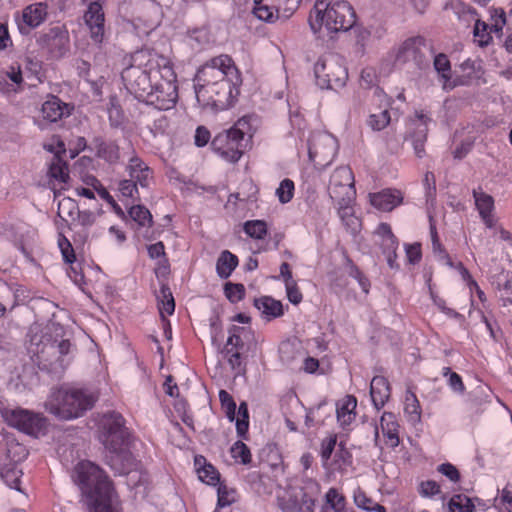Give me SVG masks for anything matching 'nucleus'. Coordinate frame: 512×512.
<instances>
[{"mask_svg":"<svg viewBox=\"0 0 512 512\" xmlns=\"http://www.w3.org/2000/svg\"><path fill=\"white\" fill-rule=\"evenodd\" d=\"M238 257L228 250H224L216 263V271L220 278L227 279L238 266Z\"/></svg>","mask_w":512,"mask_h":512,"instance_id":"obj_31","label":"nucleus"},{"mask_svg":"<svg viewBox=\"0 0 512 512\" xmlns=\"http://www.w3.org/2000/svg\"><path fill=\"white\" fill-rule=\"evenodd\" d=\"M437 471L447 477L451 482L457 483L460 481L459 470L451 463H443L437 467Z\"/></svg>","mask_w":512,"mask_h":512,"instance_id":"obj_53","label":"nucleus"},{"mask_svg":"<svg viewBox=\"0 0 512 512\" xmlns=\"http://www.w3.org/2000/svg\"><path fill=\"white\" fill-rule=\"evenodd\" d=\"M294 193L295 184L289 178L283 179L275 191L276 197L281 204L289 203L293 199Z\"/></svg>","mask_w":512,"mask_h":512,"instance_id":"obj_43","label":"nucleus"},{"mask_svg":"<svg viewBox=\"0 0 512 512\" xmlns=\"http://www.w3.org/2000/svg\"><path fill=\"white\" fill-rule=\"evenodd\" d=\"M231 457L238 463L248 465L252 461L249 447L241 440L236 441L230 449Z\"/></svg>","mask_w":512,"mask_h":512,"instance_id":"obj_39","label":"nucleus"},{"mask_svg":"<svg viewBox=\"0 0 512 512\" xmlns=\"http://www.w3.org/2000/svg\"><path fill=\"white\" fill-rule=\"evenodd\" d=\"M253 13L258 19L263 21H270L274 16L272 8L266 5H262L257 0H255V7L253 9Z\"/></svg>","mask_w":512,"mask_h":512,"instance_id":"obj_62","label":"nucleus"},{"mask_svg":"<svg viewBox=\"0 0 512 512\" xmlns=\"http://www.w3.org/2000/svg\"><path fill=\"white\" fill-rule=\"evenodd\" d=\"M404 411L413 420H419L421 417L420 402H419L416 394L411 390L406 391L405 401H404Z\"/></svg>","mask_w":512,"mask_h":512,"instance_id":"obj_41","label":"nucleus"},{"mask_svg":"<svg viewBox=\"0 0 512 512\" xmlns=\"http://www.w3.org/2000/svg\"><path fill=\"white\" fill-rule=\"evenodd\" d=\"M354 504L362 510L369 512H387L385 506L374 501L367 493L361 488L357 487L353 491Z\"/></svg>","mask_w":512,"mask_h":512,"instance_id":"obj_30","label":"nucleus"},{"mask_svg":"<svg viewBox=\"0 0 512 512\" xmlns=\"http://www.w3.org/2000/svg\"><path fill=\"white\" fill-rule=\"evenodd\" d=\"M84 21L93 41L101 43L105 32V14L102 5L98 2H91L84 14Z\"/></svg>","mask_w":512,"mask_h":512,"instance_id":"obj_15","label":"nucleus"},{"mask_svg":"<svg viewBox=\"0 0 512 512\" xmlns=\"http://www.w3.org/2000/svg\"><path fill=\"white\" fill-rule=\"evenodd\" d=\"M210 138H211L210 131L206 127L199 126L196 129L195 136H194L196 146L204 147L205 145L208 144V142L210 141Z\"/></svg>","mask_w":512,"mask_h":512,"instance_id":"obj_63","label":"nucleus"},{"mask_svg":"<svg viewBox=\"0 0 512 512\" xmlns=\"http://www.w3.org/2000/svg\"><path fill=\"white\" fill-rule=\"evenodd\" d=\"M242 85L241 72L226 54L211 58L194 78L196 99L202 108L223 111L234 105Z\"/></svg>","mask_w":512,"mask_h":512,"instance_id":"obj_2","label":"nucleus"},{"mask_svg":"<svg viewBox=\"0 0 512 512\" xmlns=\"http://www.w3.org/2000/svg\"><path fill=\"white\" fill-rule=\"evenodd\" d=\"M217 507L223 508L236 502V490L221 481L217 485Z\"/></svg>","mask_w":512,"mask_h":512,"instance_id":"obj_40","label":"nucleus"},{"mask_svg":"<svg viewBox=\"0 0 512 512\" xmlns=\"http://www.w3.org/2000/svg\"><path fill=\"white\" fill-rule=\"evenodd\" d=\"M107 112L112 125H118L123 119V111L116 96L109 99Z\"/></svg>","mask_w":512,"mask_h":512,"instance_id":"obj_51","label":"nucleus"},{"mask_svg":"<svg viewBox=\"0 0 512 512\" xmlns=\"http://www.w3.org/2000/svg\"><path fill=\"white\" fill-rule=\"evenodd\" d=\"M48 17V4L36 2L23 8L21 15L16 17V23L21 34H28L31 30L42 25Z\"/></svg>","mask_w":512,"mask_h":512,"instance_id":"obj_13","label":"nucleus"},{"mask_svg":"<svg viewBox=\"0 0 512 512\" xmlns=\"http://www.w3.org/2000/svg\"><path fill=\"white\" fill-rule=\"evenodd\" d=\"M423 184L426 190L427 200L434 199L436 196V179L431 171H427L424 175Z\"/></svg>","mask_w":512,"mask_h":512,"instance_id":"obj_59","label":"nucleus"},{"mask_svg":"<svg viewBox=\"0 0 512 512\" xmlns=\"http://www.w3.org/2000/svg\"><path fill=\"white\" fill-rule=\"evenodd\" d=\"M406 257L408 262L411 264H416L420 262L422 258L421 244L413 243L405 245Z\"/></svg>","mask_w":512,"mask_h":512,"instance_id":"obj_58","label":"nucleus"},{"mask_svg":"<svg viewBox=\"0 0 512 512\" xmlns=\"http://www.w3.org/2000/svg\"><path fill=\"white\" fill-rule=\"evenodd\" d=\"M418 493L424 498H432L441 493V487L434 480L421 481L418 485Z\"/></svg>","mask_w":512,"mask_h":512,"instance_id":"obj_50","label":"nucleus"},{"mask_svg":"<svg viewBox=\"0 0 512 512\" xmlns=\"http://www.w3.org/2000/svg\"><path fill=\"white\" fill-rule=\"evenodd\" d=\"M50 152L54 153L52 162L49 166V175L63 183L69 180V171L67 163L62 159L61 154H65V144L63 141H57V150H53L51 147L47 148Z\"/></svg>","mask_w":512,"mask_h":512,"instance_id":"obj_20","label":"nucleus"},{"mask_svg":"<svg viewBox=\"0 0 512 512\" xmlns=\"http://www.w3.org/2000/svg\"><path fill=\"white\" fill-rule=\"evenodd\" d=\"M7 423L26 434L38 436L46 428V419L38 413L14 409L6 414Z\"/></svg>","mask_w":512,"mask_h":512,"instance_id":"obj_12","label":"nucleus"},{"mask_svg":"<svg viewBox=\"0 0 512 512\" xmlns=\"http://www.w3.org/2000/svg\"><path fill=\"white\" fill-rule=\"evenodd\" d=\"M137 183L132 178L129 180H122L119 183V191L123 197L134 198L135 194L138 193Z\"/></svg>","mask_w":512,"mask_h":512,"instance_id":"obj_56","label":"nucleus"},{"mask_svg":"<svg viewBox=\"0 0 512 512\" xmlns=\"http://www.w3.org/2000/svg\"><path fill=\"white\" fill-rule=\"evenodd\" d=\"M131 219L141 227H150L153 223L150 211L142 205H134L128 210Z\"/></svg>","mask_w":512,"mask_h":512,"instance_id":"obj_38","label":"nucleus"},{"mask_svg":"<svg viewBox=\"0 0 512 512\" xmlns=\"http://www.w3.org/2000/svg\"><path fill=\"white\" fill-rule=\"evenodd\" d=\"M41 113L44 120L54 123L69 116L70 110L68 104L52 95L42 104Z\"/></svg>","mask_w":512,"mask_h":512,"instance_id":"obj_21","label":"nucleus"},{"mask_svg":"<svg viewBox=\"0 0 512 512\" xmlns=\"http://www.w3.org/2000/svg\"><path fill=\"white\" fill-rule=\"evenodd\" d=\"M346 505L344 494L339 489L331 487L324 495L320 512H347Z\"/></svg>","mask_w":512,"mask_h":512,"instance_id":"obj_29","label":"nucleus"},{"mask_svg":"<svg viewBox=\"0 0 512 512\" xmlns=\"http://www.w3.org/2000/svg\"><path fill=\"white\" fill-rule=\"evenodd\" d=\"M328 194L334 202L355 201L354 175L349 166L337 167L330 176Z\"/></svg>","mask_w":512,"mask_h":512,"instance_id":"obj_10","label":"nucleus"},{"mask_svg":"<svg viewBox=\"0 0 512 512\" xmlns=\"http://www.w3.org/2000/svg\"><path fill=\"white\" fill-rule=\"evenodd\" d=\"M254 306L260 311L261 316L266 321L279 318L284 314V309L281 301L272 298L271 296H261L254 300Z\"/></svg>","mask_w":512,"mask_h":512,"instance_id":"obj_25","label":"nucleus"},{"mask_svg":"<svg viewBox=\"0 0 512 512\" xmlns=\"http://www.w3.org/2000/svg\"><path fill=\"white\" fill-rule=\"evenodd\" d=\"M243 231L255 240H263L268 234V226L264 220H248L243 224Z\"/></svg>","mask_w":512,"mask_h":512,"instance_id":"obj_36","label":"nucleus"},{"mask_svg":"<svg viewBox=\"0 0 512 512\" xmlns=\"http://www.w3.org/2000/svg\"><path fill=\"white\" fill-rule=\"evenodd\" d=\"M87 184H90L94 187V189L97 191L98 195L108 203L115 205L116 202L114 201L113 197L110 195L108 190L103 187V185L97 180L95 177H91L90 180L87 182Z\"/></svg>","mask_w":512,"mask_h":512,"instance_id":"obj_61","label":"nucleus"},{"mask_svg":"<svg viewBox=\"0 0 512 512\" xmlns=\"http://www.w3.org/2000/svg\"><path fill=\"white\" fill-rule=\"evenodd\" d=\"M372 403L377 410L384 407L391 395L389 381L383 376H374L370 383Z\"/></svg>","mask_w":512,"mask_h":512,"instance_id":"obj_23","label":"nucleus"},{"mask_svg":"<svg viewBox=\"0 0 512 512\" xmlns=\"http://www.w3.org/2000/svg\"><path fill=\"white\" fill-rule=\"evenodd\" d=\"M319 485L308 481L304 485H291L278 496V506L283 512H314Z\"/></svg>","mask_w":512,"mask_h":512,"instance_id":"obj_7","label":"nucleus"},{"mask_svg":"<svg viewBox=\"0 0 512 512\" xmlns=\"http://www.w3.org/2000/svg\"><path fill=\"white\" fill-rule=\"evenodd\" d=\"M38 44L49 54L50 58L60 59L70 50L68 29L65 25L51 27L39 37Z\"/></svg>","mask_w":512,"mask_h":512,"instance_id":"obj_11","label":"nucleus"},{"mask_svg":"<svg viewBox=\"0 0 512 512\" xmlns=\"http://www.w3.org/2000/svg\"><path fill=\"white\" fill-rule=\"evenodd\" d=\"M425 46V39L420 36L406 39L398 48L396 60L398 62L413 61L419 63L422 59V48Z\"/></svg>","mask_w":512,"mask_h":512,"instance_id":"obj_18","label":"nucleus"},{"mask_svg":"<svg viewBox=\"0 0 512 512\" xmlns=\"http://www.w3.org/2000/svg\"><path fill=\"white\" fill-rule=\"evenodd\" d=\"M390 113L387 107L381 110L379 113L370 114L367 123L374 131H381L390 123Z\"/></svg>","mask_w":512,"mask_h":512,"instance_id":"obj_44","label":"nucleus"},{"mask_svg":"<svg viewBox=\"0 0 512 512\" xmlns=\"http://www.w3.org/2000/svg\"><path fill=\"white\" fill-rule=\"evenodd\" d=\"M245 332L244 327L233 325L229 329V336L225 348H233L240 350L243 348L242 334Z\"/></svg>","mask_w":512,"mask_h":512,"instance_id":"obj_47","label":"nucleus"},{"mask_svg":"<svg viewBox=\"0 0 512 512\" xmlns=\"http://www.w3.org/2000/svg\"><path fill=\"white\" fill-rule=\"evenodd\" d=\"M430 122V116L423 110H416L414 117L410 118V138L412 140L414 152L418 158H423L425 156V143L427 141L428 124Z\"/></svg>","mask_w":512,"mask_h":512,"instance_id":"obj_14","label":"nucleus"},{"mask_svg":"<svg viewBox=\"0 0 512 512\" xmlns=\"http://www.w3.org/2000/svg\"><path fill=\"white\" fill-rule=\"evenodd\" d=\"M429 292H430V297L433 301V304L435 306H437V308L443 312L444 314H446L447 316H450V317H455L458 315V313L452 309V308H449L447 305H446V301L445 299H443L442 297L438 296L431 287H429Z\"/></svg>","mask_w":512,"mask_h":512,"instance_id":"obj_55","label":"nucleus"},{"mask_svg":"<svg viewBox=\"0 0 512 512\" xmlns=\"http://www.w3.org/2000/svg\"><path fill=\"white\" fill-rule=\"evenodd\" d=\"M285 287H286V293H287L288 300L292 304H295V305L299 304L303 299V295H302L296 281L286 284Z\"/></svg>","mask_w":512,"mask_h":512,"instance_id":"obj_60","label":"nucleus"},{"mask_svg":"<svg viewBox=\"0 0 512 512\" xmlns=\"http://www.w3.org/2000/svg\"><path fill=\"white\" fill-rule=\"evenodd\" d=\"M357 16L346 0H317L310 15L309 24L314 34L325 28L329 34L350 30Z\"/></svg>","mask_w":512,"mask_h":512,"instance_id":"obj_5","label":"nucleus"},{"mask_svg":"<svg viewBox=\"0 0 512 512\" xmlns=\"http://www.w3.org/2000/svg\"><path fill=\"white\" fill-rule=\"evenodd\" d=\"M317 85L322 89H337L348 78L346 68L335 57H320L314 65Z\"/></svg>","mask_w":512,"mask_h":512,"instance_id":"obj_9","label":"nucleus"},{"mask_svg":"<svg viewBox=\"0 0 512 512\" xmlns=\"http://www.w3.org/2000/svg\"><path fill=\"white\" fill-rule=\"evenodd\" d=\"M357 398L346 395L336 402V417L341 428L347 429L356 419Z\"/></svg>","mask_w":512,"mask_h":512,"instance_id":"obj_19","label":"nucleus"},{"mask_svg":"<svg viewBox=\"0 0 512 512\" xmlns=\"http://www.w3.org/2000/svg\"><path fill=\"white\" fill-rule=\"evenodd\" d=\"M472 195L475 202V207L479 215L488 228L494 226L493 211L495 208L494 198L483 191L482 187L473 189Z\"/></svg>","mask_w":512,"mask_h":512,"instance_id":"obj_16","label":"nucleus"},{"mask_svg":"<svg viewBox=\"0 0 512 512\" xmlns=\"http://www.w3.org/2000/svg\"><path fill=\"white\" fill-rule=\"evenodd\" d=\"M224 413L230 422L235 421L238 437L247 440L249 431V410L247 403L245 401L241 402L238 406L237 413L236 409L226 410Z\"/></svg>","mask_w":512,"mask_h":512,"instance_id":"obj_24","label":"nucleus"},{"mask_svg":"<svg viewBox=\"0 0 512 512\" xmlns=\"http://www.w3.org/2000/svg\"><path fill=\"white\" fill-rule=\"evenodd\" d=\"M121 77L135 98L158 110L172 109L177 102V76L166 56L151 50L136 51Z\"/></svg>","mask_w":512,"mask_h":512,"instance_id":"obj_1","label":"nucleus"},{"mask_svg":"<svg viewBox=\"0 0 512 512\" xmlns=\"http://www.w3.org/2000/svg\"><path fill=\"white\" fill-rule=\"evenodd\" d=\"M148 255L151 259H159L162 258V261L159 263L158 267L155 268V273L158 276L161 274H166L169 270L168 259L166 258L165 246L162 241L151 244L147 247Z\"/></svg>","mask_w":512,"mask_h":512,"instance_id":"obj_34","label":"nucleus"},{"mask_svg":"<svg viewBox=\"0 0 512 512\" xmlns=\"http://www.w3.org/2000/svg\"><path fill=\"white\" fill-rule=\"evenodd\" d=\"M474 41L480 46L485 47L492 41V36L489 31V25L481 20H477L474 25Z\"/></svg>","mask_w":512,"mask_h":512,"instance_id":"obj_42","label":"nucleus"},{"mask_svg":"<svg viewBox=\"0 0 512 512\" xmlns=\"http://www.w3.org/2000/svg\"><path fill=\"white\" fill-rule=\"evenodd\" d=\"M160 292L162 295L161 306L159 307L160 312L172 315L175 311V302L170 288L166 285H162Z\"/></svg>","mask_w":512,"mask_h":512,"instance_id":"obj_49","label":"nucleus"},{"mask_svg":"<svg viewBox=\"0 0 512 512\" xmlns=\"http://www.w3.org/2000/svg\"><path fill=\"white\" fill-rule=\"evenodd\" d=\"M337 438L335 435L329 436L322 440L320 455L323 461H328L335 449Z\"/></svg>","mask_w":512,"mask_h":512,"instance_id":"obj_54","label":"nucleus"},{"mask_svg":"<svg viewBox=\"0 0 512 512\" xmlns=\"http://www.w3.org/2000/svg\"><path fill=\"white\" fill-rule=\"evenodd\" d=\"M97 400L98 394L88 388L63 385L52 390L45 406L49 413L69 420L81 417Z\"/></svg>","mask_w":512,"mask_h":512,"instance_id":"obj_6","label":"nucleus"},{"mask_svg":"<svg viewBox=\"0 0 512 512\" xmlns=\"http://www.w3.org/2000/svg\"><path fill=\"white\" fill-rule=\"evenodd\" d=\"M99 440L109 451L107 464L118 474H130L136 460L130 451L131 432L118 412L103 414L98 423Z\"/></svg>","mask_w":512,"mask_h":512,"instance_id":"obj_4","label":"nucleus"},{"mask_svg":"<svg viewBox=\"0 0 512 512\" xmlns=\"http://www.w3.org/2000/svg\"><path fill=\"white\" fill-rule=\"evenodd\" d=\"M194 466L198 474V478L202 482L210 486H217L219 484L220 473L212 464L207 463V460L204 456H195Z\"/></svg>","mask_w":512,"mask_h":512,"instance_id":"obj_27","label":"nucleus"},{"mask_svg":"<svg viewBox=\"0 0 512 512\" xmlns=\"http://www.w3.org/2000/svg\"><path fill=\"white\" fill-rule=\"evenodd\" d=\"M97 155L111 164L117 163L120 159L119 145L112 140L101 141L97 146Z\"/></svg>","mask_w":512,"mask_h":512,"instance_id":"obj_33","label":"nucleus"},{"mask_svg":"<svg viewBox=\"0 0 512 512\" xmlns=\"http://www.w3.org/2000/svg\"><path fill=\"white\" fill-rule=\"evenodd\" d=\"M355 201H339L334 202L337 208V214L341 219L342 224L351 234H356L361 226L360 219L355 215L354 211Z\"/></svg>","mask_w":512,"mask_h":512,"instance_id":"obj_22","label":"nucleus"},{"mask_svg":"<svg viewBox=\"0 0 512 512\" xmlns=\"http://www.w3.org/2000/svg\"><path fill=\"white\" fill-rule=\"evenodd\" d=\"M448 508L450 512H475L473 499L464 494L453 495L448 502Z\"/></svg>","mask_w":512,"mask_h":512,"instance_id":"obj_37","label":"nucleus"},{"mask_svg":"<svg viewBox=\"0 0 512 512\" xmlns=\"http://www.w3.org/2000/svg\"><path fill=\"white\" fill-rule=\"evenodd\" d=\"M370 203L378 210L389 212L403 202V195L397 189H383L369 194Z\"/></svg>","mask_w":512,"mask_h":512,"instance_id":"obj_17","label":"nucleus"},{"mask_svg":"<svg viewBox=\"0 0 512 512\" xmlns=\"http://www.w3.org/2000/svg\"><path fill=\"white\" fill-rule=\"evenodd\" d=\"M380 426L384 437L387 439L386 443L392 448L399 445V424L396 416L391 412H384L380 419Z\"/></svg>","mask_w":512,"mask_h":512,"instance_id":"obj_28","label":"nucleus"},{"mask_svg":"<svg viewBox=\"0 0 512 512\" xmlns=\"http://www.w3.org/2000/svg\"><path fill=\"white\" fill-rule=\"evenodd\" d=\"M349 264H350V276L355 278L362 291L364 293H368L369 292V289H370V281L369 279L364 275V273L359 269L358 266H356L351 260H349Z\"/></svg>","mask_w":512,"mask_h":512,"instance_id":"obj_52","label":"nucleus"},{"mask_svg":"<svg viewBox=\"0 0 512 512\" xmlns=\"http://www.w3.org/2000/svg\"><path fill=\"white\" fill-rule=\"evenodd\" d=\"M6 76L9 80L12 81L11 88H8L7 91L10 92H19L22 90L23 84V76L22 71L19 65H11L9 69L6 71Z\"/></svg>","mask_w":512,"mask_h":512,"instance_id":"obj_48","label":"nucleus"},{"mask_svg":"<svg viewBox=\"0 0 512 512\" xmlns=\"http://www.w3.org/2000/svg\"><path fill=\"white\" fill-rule=\"evenodd\" d=\"M72 479L91 512H119L113 481L99 465L89 460L79 461L73 468Z\"/></svg>","mask_w":512,"mask_h":512,"instance_id":"obj_3","label":"nucleus"},{"mask_svg":"<svg viewBox=\"0 0 512 512\" xmlns=\"http://www.w3.org/2000/svg\"><path fill=\"white\" fill-rule=\"evenodd\" d=\"M442 376L448 377L447 384L454 392L464 393L466 388L462 377L458 373L453 372L449 367H443Z\"/></svg>","mask_w":512,"mask_h":512,"instance_id":"obj_46","label":"nucleus"},{"mask_svg":"<svg viewBox=\"0 0 512 512\" xmlns=\"http://www.w3.org/2000/svg\"><path fill=\"white\" fill-rule=\"evenodd\" d=\"M223 352L231 368L234 370L240 369L242 364V356L240 350H236L233 348H224Z\"/></svg>","mask_w":512,"mask_h":512,"instance_id":"obj_57","label":"nucleus"},{"mask_svg":"<svg viewBox=\"0 0 512 512\" xmlns=\"http://www.w3.org/2000/svg\"><path fill=\"white\" fill-rule=\"evenodd\" d=\"M245 118L239 119L231 128L218 133L211 142L212 149L224 160L236 163L244 153Z\"/></svg>","mask_w":512,"mask_h":512,"instance_id":"obj_8","label":"nucleus"},{"mask_svg":"<svg viewBox=\"0 0 512 512\" xmlns=\"http://www.w3.org/2000/svg\"><path fill=\"white\" fill-rule=\"evenodd\" d=\"M224 294L231 303H238L244 299L246 290L241 283L227 282L224 284Z\"/></svg>","mask_w":512,"mask_h":512,"instance_id":"obj_45","label":"nucleus"},{"mask_svg":"<svg viewBox=\"0 0 512 512\" xmlns=\"http://www.w3.org/2000/svg\"><path fill=\"white\" fill-rule=\"evenodd\" d=\"M128 172L130 178L138 182L142 187H147L153 178L152 169L137 156H133L129 160Z\"/></svg>","mask_w":512,"mask_h":512,"instance_id":"obj_26","label":"nucleus"},{"mask_svg":"<svg viewBox=\"0 0 512 512\" xmlns=\"http://www.w3.org/2000/svg\"><path fill=\"white\" fill-rule=\"evenodd\" d=\"M219 401L223 411L237 409V405L233 397L224 389L219 391Z\"/></svg>","mask_w":512,"mask_h":512,"instance_id":"obj_64","label":"nucleus"},{"mask_svg":"<svg viewBox=\"0 0 512 512\" xmlns=\"http://www.w3.org/2000/svg\"><path fill=\"white\" fill-rule=\"evenodd\" d=\"M434 68L440 74L443 80L444 88H453L454 85L450 84L451 80V64L447 55L440 53L434 58Z\"/></svg>","mask_w":512,"mask_h":512,"instance_id":"obj_35","label":"nucleus"},{"mask_svg":"<svg viewBox=\"0 0 512 512\" xmlns=\"http://www.w3.org/2000/svg\"><path fill=\"white\" fill-rule=\"evenodd\" d=\"M22 471L14 463L0 465V480L8 487L20 491Z\"/></svg>","mask_w":512,"mask_h":512,"instance_id":"obj_32","label":"nucleus"}]
</instances>
